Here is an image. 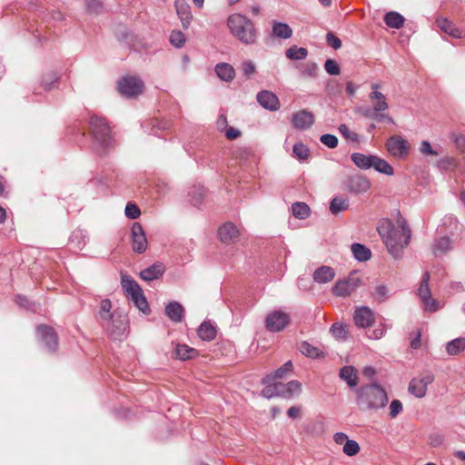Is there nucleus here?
I'll use <instances>...</instances> for the list:
<instances>
[{"instance_id":"5701e85b","label":"nucleus","mask_w":465,"mask_h":465,"mask_svg":"<svg viewBox=\"0 0 465 465\" xmlns=\"http://www.w3.org/2000/svg\"><path fill=\"white\" fill-rule=\"evenodd\" d=\"M336 275L335 270L330 266L322 265L317 268L313 274V281L320 284L331 282Z\"/></svg>"},{"instance_id":"dca6fc26","label":"nucleus","mask_w":465,"mask_h":465,"mask_svg":"<svg viewBox=\"0 0 465 465\" xmlns=\"http://www.w3.org/2000/svg\"><path fill=\"white\" fill-rule=\"evenodd\" d=\"M256 99L259 104L268 111L275 112L280 108L279 98L271 91H260L256 95Z\"/></svg>"},{"instance_id":"6ab92c4d","label":"nucleus","mask_w":465,"mask_h":465,"mask_svg":"<svg viewBox=\"0 0 465 465\" xmlns=\"http://www.w3.org/2000/svg\"><path fill=\"white\" fill-rule=\"evenodd\" d=\"M239 230L234 223L228 222L223 224L218 230V235L223 243H232L239 237Z\"/></svg>"},{"instance_id":"4be33fe9","label":"nucleus","mask_w":465,"mask_h":465,"mask_svg":"<svg viewBox=\"0 0 465 465\" xmlns=\"http://www.w3.org/2000/svg\"><path fill=\"white\" fill-rule=\"evenodd\" d=\"M279 397L290 399L294 395H298L302 391V384L300 381L293 380L287 383L278 382Z\"/></svg>"},{"instance_id":"052dcab7","label":"nucleus","mask_w":465,"mask_h":465,"mask_svg":"<svg viewBox=\"0 0 465 465\" xmlns=\"http://www.w3.org/2000/svg\"><path fill=\"white\" fill-rule=\"evenodd\" d=\"M86 10L91 14H99L103 9V4L100 0H84Z\"/></svg>"},{"instance_id":"f257e3e1","label":"nucleus","mask_w":465,"mask_h":465,"mask_svg":"<svg viewBox=\"0 0 465 465\" xmlns=\"http://www.w3.org/2000/svg\"><path fill=\"white\" fill-rule=\"evenodd\" d=\"M396 226L391 220L383 219L380 222L377 231L385 244L389 253L399 260L402 256L403 250L409 245L411 232L406 220L401 219Z\"/></svg>"},{"instance_id":"7ed1b4c3","label":"nucleus","mask_w":465,"mask_h":465,"mask_svg":"<svg viewBox=\"0 0 465 465\" xmlns=\"http://www.w3.org/2000/svg\"><path fill=\"white\" fill-rule=\"evenodd\" d=\"M89 127L94 150L101 156L105 155L115 144L107 121L94 114L90 117Z\"/></svg>"},{"instance_id":"58836bf2","label":"nucleus","mask_w":465,"mask_h":465,"mask_svg":"<svg viewBox=\"0 0 465 465\" xmlns=\"http://www.w3.org/2000/svg\"><path fill=\"white\" fill-rule=\"evenodd\" d=\"M437 25L438 27L446 34L456 38L461 37V32L455 26L452 22L449 21L448 19H439L437 20Z\"/></svg>"},{"instance_id":"6e6d98bb","label":"nucleus","mask_w":465,"mask_h":465,"mask_svg":"<svg viewBox=\"0 0 465 465\" xmlns=\"http://www.w3.org/2000/svg\"><path fill=\"white\" fill-rule=\"evenodd\" d=\"M338 130L345 139L351 142H359V134L351 131L345 124H340Z\"/></svg>"},{"instance_id":"72a5a7b5","label":"nucleus","mask_w":465,"mask_h":465,"mask_svg":"<svg viewBox=\"0 0 465 465\" xmlns=\"http://www.w3.org/2000/svg\"><path fill=\"white\" fill-rule=\"evenodd\" d=\"M88 239L87 232L81 229L74 230L70 236V243L73 247L82 250Z\"/></svg>"},{"instance_id":"5fc2aeb1","label":"nucleus","mask_w":465,"mask_h":465,"mask_svg":"<svg viewBox=\"0 0 465 465\" xmlns=\"http://www.w3.org/2000/svg\"><path fill=\"white\" fill-rule=\"evenodd\" d=\"M324 69L330 75H339L341 74V67L339 64L331 58H328L324 63Z\"/></svg>"},{"instance_id":"13d9d810","label":"nucleus","mask_w":465,"mask_h":465,"mask_svg":"<svg viewBox=\"0 0 465 465\" xmlns=\"http://www.w3.org/2000/svg\"><path fill=\"white\" fill-rule=\"evenodd\" d=\"M360 451V445L356 440H347L343 446V452L348 456H354Z\"/></svg>"},{"instance_id":"4d7b16f0","label":"nucleus","mask_w":465,"mask_h":465,"mask_svg":"<svg viewBox=\"0 0 465 465\" xmlns=\"http://www.w3.org/2000/svg\"><path fill=\"white\" fill-rule=\"evenodd\" d=\"M330 331L333 337L337 339H344L347 335V331L342 323L335 322L330 328Z\"/></svg>"},{"instance_id":"ddd939ff","label":"nucleus","mask_w":465,"mask_h":465,"mask_svg":"<svg viewBox=\"0 0 465 465\" xmlns=\"http://www.w3.org/2000/svg\"><path fill=\"white\" fill-rule=\"evenodd\" d=\"M131 242L133 251L136 253H143L148 246L146 234L139 223H134L131 228Z\"/></svg>"},{"instance_id":"bf43d9fd","label":"nucleus","mask_w":465,"mask_h":465,"mask_svg":"<svg viewBox=\"0 0 465 465\" xmlns=\"http://www.w3.org/2000/svg\"><path fill=\"white\" fill-rule=\"evenodd\" d=\"M320 141L330 149L336 148L338 145V138L334 134H324L321 135Z\"/></svg>"},{"instance_id":"603ef678","label":"nucleus","mask_w":465,"mask_h":465,"mask_svg":"<svg viewBox=\"0 0 465 465\" xmlns=\"http://www.w3.org/2000/svg\"><path fill=\"white\" fill-rule=\"evenodd\" d=\"M266 386L262 391V395L264 398L271 399L275 396H279L278 382L272 381L270 383H264Z\"/></svg>"},{"instance_id":"f3484780","label":"nucleus","mask_w":465,"mask_h":465,"mask_svg":"<svg viewBox=\"0 0 465 465\" xmlns=\"http://www.w3.org/2000/svg\"><path fill=\"white\" fill-rule=\"evenodd\" d=\"M370 187V181L363 175L351 176L346 183V189L354 194L364 193Z\"/></svg>"},{"instance_id":"c9c22d12","label":"nucleus","mask_w":465,"mask_h":465,"mask_svg":"<svg viewBox=\"0 0 465 465\" xmlns=\"http://www.w3.org/2000/svg\"><path fill=\"white\" fill-rule=\"evenodd\" d=\"M404 17L398 12L391 11L384 15V23L391 28L399 29L403 26Z\"/></svg>"},{"instance_id":"49530a36","label":"nucleus","mask_w":465,"mask_h":465,"mask_svg":"<svg viewBox=\"0 0 465 465\" xmlns=\"http://www.w3.org/2000/svg\"><path fill=\"white\" fill-rule=\"evenodd\" d=\"M310 150L307 145L302 143H296L292 147V154L300 162H304L308 159Z\"/></svg>"},{"instance_id":"a211bd4d","label":"nucleus","mask_w":465,"mask_h":465,"mask_svg":"<svg viewBox=\"0 0 465 465\" xmlns=\"http://www.w3.org/2000/svg\"><path fill=\"white\" fill-rule=\"evenodd\" d=\"M292 123L298 130H306L314 124V115L307 110H301L292 114Z\"/></svg>"},{"instance_id":"864d4df0","label":"nucleus","mask_w":465,"mask_h":465,"mask_svg":"<svg viewBox=\"0 0 465 465\" xmlns=\"http://www.w3.org/2000/svg\"><path fill=\"white\" fill-rule=\"evenodd\" d=\"M241 69H242V74L245 76L246 79H251L252 76L256 74L255 64L251 60L243 61L241 64Z\"/></svg>"},{"instance_id":"c03bdc74","label":"nucleus","mask_w":465,"mask_h":465,"mask_svg":"<svg viewBox=\"0 0 465 465\" xmlns=\"http://www.w3.org/2000/svg\"><path fill=\"white\" fill-rule=\"evenodd\" d=\"M292 215L295 218L303 220L310 215V208L305 203L297 202L292 205Z\"/></svg>"},{"instance_id":"cd10ccee","label":"nucleus","mask_w":465,"mask_h":465,"mask_svg":"<svg viewBox=\"0 0 465 465\" xmlns=\"http://www.w3.org/2000/svg\"><path fill=\"white\" fill-rule=\"evenodd\" d=\"M217 76L224 82H231L235 77L234 68L227 63H219L215 65Z\"/></svg>"},{"instance_id":"37998d69","label":"nucleus","mask_w":465,"mask_h":465,"mask_svg":"<svg viewBox=\"0 0 465 465\" xmlns=\"http://www.w3.org/2000/svg\"><path fill=\"white\" fill-rule=\"evenodd\" d=\"M465 350V338L459 337L451 340L446 345V351L449 355H457Z\"/></svg>"},{"instance_id":"338daca9","label":"nucleus","mask_w":465,"mask_h":465,"mask_svg":"<svg viewBox=\"0 0 465 465\" xmlns=\"http://www.w3.org/2000/svg\"><path fill=\"white\" fill-rule=\"evenodd\" d=\"M402 411V403L399 400L391 401L390 404V417L394 419Z\"/></svg>"},{"instance_id":"b1692460","label":"nucleus","mask_w":465,"mask_h":465,"mask_svg":"<svg viewBox=\"0 0 465 465\" xmlns=\"http://www.w3.org/2000/svg\"><path fill=\"white\" fill-rule=\"evenodd\" d=\"M164 312L173 322H181L183 320L184 309L178 302H171L166 304Z\"/></svg>"},{"instance_id":"473e14b6","label":"nucleus","mask_w":465,"mask_h":465,"mask_svg":"<svg viewBox=\"0 0 465 465\" xmlns=\"http://www.w3.org/2000/svg\"><path fill=\"white\" fill-rule=\"evenodd\" d=\"M176 358L182 361L193 359L199 355L198 351L186 344H178L175 349Z\"/></svg>"},{"instance_id":"a19ab883","label":"nucleus","mask_w":465,"mask_h":465,"mask_svg":"<svg viewBox=\"0 0 465 465\" xmlns=\"http://www.w3.org/2000/svg\"><path fill=\"white\" fill-rule=\"evenodd\" d=\"M349 199L346 197L336 196L330 203V212L331 214H338L349 208Z\"/></svg>"},{"instance_id":"e433bc0d","label":"nucleus","mask_w":465,"mask_h":465,"mask_svg":"<svg viewBox=\"0 0 465 465\" xmlns=\"http://www.w3.org/2000/svg\"><path fill=\"white\" fill-rule=\"evenodd\" d=\"M369 98L372 102L375 101L373 104L375 111H387L389 109V104L386 101V96L380 91H371L369 94Z\"/></svg>"},{"instance_id":"aec40b11","label":"nucleus","mask_w":465,"mask_h":465,"mask_svg":"<svg viewBox=\"0 0 465 465\" xmlns=\"http://www.w3.org/2000/svg\"><path fill=\"white\" fill-rule=\"evenodd\" d=\"M174 7L176 9L177 15L181 20L183 28L188 29L193 19L189 4L184 0H176L174 2Z\"/></svg>"},{"instance_id":"8fccbe9b","label":"nucleus","mask_w":465,"mask_h":465,"mask_svg":"<svg viewBox=\"0 0 465 465\" xmlns=\"http://www.w3.org/2000/svg\"><path fill=\"white\" fill-rule=\"evenodd\" d=\"M131 49L137 53L147 52L150 49V45L138 37H132L130 42Z\"/></svg>"},{"instance_id":"f03ea898","label":"nucleus","mask_w":465,"mask_h":465,"mask_svg":"<svg viewBox=\"0 0 465 465\" xmlns=\"http://www.w3.org/2000/svg\"><path fill=\"white\" fill-rule=\"evenodd\" d=\"M95 318L112 340L121 341L124 339L127 321L116 311L112 312V302L109 299H103L100 302Z\"/></svg>"},{"instance_id":"f8f14e48","label":"nucleus","mask_w":465,"mask_h":465,"mask_svg":"<svg viewBox=\"0 0 465 465\" xmlns=\"http://www.w3.org/2000/svg\"><path fill=\"white\" fill-rule=\"evenodd\" d=\"M434 374L428 372L421 377L411 379L408 391L416 398L421 399L426 395L428 385L434 381Z\"/></svg>"},{"instance_id":"c85d7f7f","label":"nucleus","mask_w":465,"mask_h":465,"mask_svg":"<svg viewBox=\"0 0 465 465\" xmlns=\"http://www.w3.org/2000/svg\"><path fill=\"white\" fill-rule=\"evenodd\" d=\"M352 255L358 262H367L371 257V250L364 244L354 242L351 246Z\"/></svg>"},{"instance_id":"39448f33","label":"nucleus","mask_w":465,"mask_h":465,"mask_svg":"<svg viewBox=\"0 0 465 465\" xmlns=\"http://www.w3.org/2000/svg\"><path fill=\"white\" fill-rule=\"evenodd\" d=\"M227 25L239 41L244 45H252L256 41V29L253 23L241 14H232L228 17Z\"/></svg>"},{"instance_id":"f704fd0d","label":"nucleus","mask_w":465,"mask_h":465,"mask_svg":"<svg viewBox=\"0 0 465 465\" xmlns=\"http://www.w3.org/2000/svg\"><path fill=\"white\" fill-rule=\"evenodd\" d=\"M376 172L391 176L394 173L393 167L385 160L374 155L372 161V167Z\"/></svg>"},{"instance_id":"774afa93","label":"nucleus","mask_w":465,"mask_h":465,"mask_svg":"<svg viewBox=\"0 0 465 465\" xmlns=\"http://www.w3.org/2000/svg\"><path fill=\"white\" fill-rule=\"evenodd\" d=\"M374 120L379 123H387L389 124H395L394 119L391 116H390L386 113V111H376Z\"/></svg>"},{"instance_id":"bb28decb","label":"nucleus","mask_w":465,"mask_h":465,"mask_svg":"<svg viewBox=\"0 0 465 465\" xmlns=\"http://www.w3.org/2000/svg\"><path fill=\"white\" fill-rule=\"evenodd\" d=\"M373 154H364L361 153H353L351 159L353 163L361 170H368L372 167Z\"/></svg>"},{"instance_id":"680f3d73","label":"nucleus","mask_w":465,"mask_h":465,"mask_svg":"<svg viewBox=\"0 0 465 465\" xmlns=\"http://www.w3.org/2000/svg\"><path fill=\"white\" fill-rule=\"evenodd\" d=\"M356 113L364 118L374 120L376 114L375 106H360L356 108Z\"/></svg>"},{"instance_id":"393cba45","label":"nucleus","mask_w":465,"mask_h":465,"mask_svg":"<svg viewBox=\"0 0 465 465\" xmlns=\"http://www.w3.org/2000/svg\"><path fill=\"white\" fill-rule=\"evenodd\" d=\"M293 365L292 361H287L282 366L278 368L272 372L267 374L264 378H262V383H270L275 381L278 379H282L285 375L292 371Z\"/></svg>"},{"instance_id":"69168bd1","label":"nucleus","mask_w":465,"mask_h":465,"mask_svg":"<svg viewBox=\"0 0 465 465\" xmlns=\"http://www.w3.org/2000/svg\"><path fill=\"white\" fill-rule=\"evenodd\" d=\"M326 43L329 46L334 50H338L341 47V39L332 32H328L326 35Z\"/></svg>"},{"instance_id":"0eeeda50","label":"nucleus","mask_w":465,"mask_h":465,"mask_svg":"<svg viewBox=\"0 0 465 465\" xmlns=\"http://www.w3.org/2000/svg\"><path fill=\"white\" fill-rule=\"evenodd\" d=\"M290 322L289 313L282 310H274L267 313L264 323L269 331L280 332L289 325Z\"/></svg>"},{"instance_id":"ea45409f","label":"nucleus","mask_w":465,"mask_h":465,"mask_svg":"<svg viewBox=\"0 0 465 465\" xmlns=\"http://www.w3.org/2000/svg\"><path fill=\"white\" fill-rule=\"evenodd\" d=\"M308 55V50L304 47H299L296 45L290 46L285 51V56L292 61L304 60Z\"/></svg>"},{"instance_id":"3c124183","label":"nucleus","mask_w":465,"mask_h":465,"mask_svg":"<svg viewBox=\"0 0 465 465\" xmlns=\"http://www.w3.org/2000/svg\"><path fill=\"white\" fill-rule=\"evenodd\" d=\"M169 41L173 46L181 48L185 44L186 37L181 31H173L170 35Z\"/></svg>"},{"instance_id":"4c0bfd02","label":"nucleus","mask_w":465,"mask_h":465,"mask_svg":"<svg viewBox=\"0 0 465 465\" xmlns=\"http://www.w3.org/2000/svg\"><path fill=\"white\" fill-rule=\"evenodd\" d=\"M451 249V242L449 237L444 236L435 240L432 245V252L435 256L446 253Z\"/></svg>"},{"instance_id":"1a4fd4ad","label":"nucleus","mask_w":465,"mask_h":465,"mask_svg":"<svg viewBox=\"0 0 465 465\" xmlns=\"http://www.w3.org/2000/svg\"><path fill=\"white\" fill-rule=\"evenodd\" d=\"M143 89V82L136 76H124L118 82V91L125 97H135Z\"/></svg>"},{"instance_id":"4468645a","label":"nucleus","mask_w":465,"mask_h":465,"mask_svg":"<svg viewBox=\"0 0 465 465\" xmlns=\"http://www.w3.org/2000/svg\"><path fill=\"white\" fill-rule=\"evenodd\" d=\"M361 285L359 278L348 277L338 280L332 287V293L337 297H347Z\"/></svg>"},{"instance_id":"a878e982","label":"nucleus","mask_w":465,"mask_h":465,"mask_svg":"<svg viewBox=\"0 0 465 465\" xmlns=\"http://www.w3.org/2000/svg\"><path fill=\"white\" fill-rule=\"evenodd\" d=\"M297 348L302 355L308 358L319 359L324 356V353L322 350L316 346L312 345L306 341H302L298 343Z\"/></svg>"},{"instance_id":"e2e57ef3","label":"nucleus","mask_w":465,"mask_h":465,"mask_svg":"<svg viewBox=\"0 0 465 465\" xmlns=\"http://www.w3.org/2000/svg\"><path fill=\"white\" fill-rule=\"evenodd\" d=\"M152 124V130L150 132V134L158 136V130H165L168 128V123L166 121L158 120V119H153L151 121Z\"/></svg>"},{"instance_id":"9d476101","label":"nucleus","mask_w":465,"mask_h":465,"mask_svg":"<svg viewBox=\"0 0 465 465\" xmlns=\"http://www.w3.org/2000/svg\"><path fill=\"white\" fill-rule=\"evenodd\" d=\"M430 273L425 272L422 275L420 287L418 289V295L424 304L425 310L434 312L438 310L439 302L431 297V292L429 287Z\"/></svg>"},{"instance_id":"2f4dec72","label":"nucleus","mask_w":465,"mask_h":465,"mask_svg":"<svg viewBox=\"0 0 465 465\" xmlns=\"http://www.w3.org/2000/svg\"><path fill=\"white\" fill-rule=\"evenodd\" d=\"M272 35L282 39H288L292 35V29L286 23L274 21L272 23Z\"/></svg>"},{"instance_id":"6e6552de","label":"nucleus","mask_w":465,"mask_h":465,"mask_svg":"<svg viewBox=\"0 0 465 465\" xmlns=\"http://www.w3.org/2000/svg\"><path fill=\"white\" fill-rule=\"evenodd\" d=\"M37 338L48 352H55L58 349V336L54 328L40 324L36 327Z\"/></svg>"},{"instance_id":"09e8293b","label":"nucleus","mask_w":465,"mask_h":465,"mask_svg":"<svg viewBox=\"0 0 465 465\" xmlns=\"http://www.w3.org/2000/svg\"><path fill=\"white\" fill-rule=\"evenodd\" d=\"M59 76L54 72L45 74L42 78V85L45 90H52L58 84Z\"/></svg>"},{"instance_id":"423d86ee","label":"nucleus","mask_w":465,"mask_h":465,"mask_svg":"<svg viewBox=\"0 0 465 465\" xmlns=\"http://www.w3.org/2000/svg\"><path fill=\"white\" fill-rule=\"evenodd\" d=\"M122 287L126 293L127 297H130L134 304L144 314L150 312L148 302L143 294L141 286L135 282L131 276H122Z\"/></svg>"},{"instance_id":"20e7f679","label":"nucleus","mask_w":465,"mask_h":465,"mask_svg":"<svg viewBox=\"0 0 465 465\" xmlns=\"http://www.w3.org/2000/svg\"><path fill=\"white\" fill-rule=\"evenodd\" d=\"M387 402V392L377 382L361 385L356 390V404L361 411H377Z\"/></svg>"},{"instance_id":"9b49d317","label":"nucleus","mask_w":465,"mask_h":465,"mask_svg":"<svg viewBox=\"0 0 465 465\" xmlns=\"http://www.w3.org/2000/svg\"><path fill=\"white\" fill-rule=\"evenodd\" d=\"M388 152L396 158H404L409 154L411 144L401 135L391 136L386 143Z\"/></svg>"},{"instance_id":"0e129e2a","label":"nucleus","mask_w":465,"mask_h":465,"mask_svg":"<svg viewBox=\"0 0 465 465\" xmlns=\"http://www.w3.org/2000/svg\"><path fill=\"white\" fill-rule=\"evenodd\" d=\"M125 215L129 219H136L140 216L141 211L135 203H128L124 210Z\"/></svg>"},{"instance_id":"c756f323","label":"nucleus","mask_w":465,"mask_h":465,"mask_svg":"<svg viewBox=\"0 0 465 465\" xmlns=\"http://www.w3.org/2000/svg\"><path fill=\"white\" fill-rule=\"evenodd\" d=\"M340 377L349 387H355L358 382L357 371L353 366H344L340 370Z\"/></svg>"},{"instance_id":"7c9ffc66","label":"nucleus","mask_w":465,"mask_h":465,"mask_svg":"<svg viewBox=\"0 0 465 465\" xmlns=\"http://www.w3.org/2000/svg\"><path fill=\"white\" fill-rule=\"evenodd\" d=\"M216 328L207 321H204L198 328V336L203 341H213L216 337Z\"/></svg>"},{"instance_id":"2eb2a0df","label":"nucleus","mask_w":465,"mask_h":465,"mask_svg":"<svg viewBox=\"0 0 465 465\" xmlns=\"http://www.w3.org/2000/svg\"><path fill=\"white\" fill-rule=\"evenodd\" d=\"M355 325L358 328L365 329L372 325L375 321L373 311L368 306H361L355 309L353 314Z\"/></svg>"},{"instance_id":"de8ad7c7","label":"nucleus","mask_w":465,"mask_h":465,"mask_svg":"<svg viewBox=\"0 0 465 465\" xmlns=\"http://www.w3.org/2000/svg\"><path fill=\"white\" fill-rule=\"evenodd\" d=\"M319 66L316 63H308L300 69V75L302 78H316Z\"/></svg>"},{"instance_id":"a18cd8bd","label":"nucleus","mask_w":465,"mask_h":465,"mask_svg":"<svg viewBox=\"0 0 465 465\" xmlns=\"http://www.w3.org/2000/svg\"><path fill=\"white\" fill-rule=\"evenodd\" d=\"M203 195L204 188L200 184L193 185L188 193L190 202L194 206H198L202 203Z\"/></svg>"},{"instance_id":"412c9836","label":"nucleus","mask_w":465,"mask_h":465,"mask_svg":"<svg viewBox=\"0 0 465 465\" xmlns=\"http://www.w3.org/2000/svg\"><path fill=\"white\" fill-rule=\"evenodd\" d=\"M165 272V265L161 262H156L152 265L142 270L139 273L142 280L151 282L161 278Z\"/></svg>"},{"instance_id":"79ce46f5","label":"nucleus","mask_w":465,"mask_h":465,"mask_svg":"<svg viewBox=\"0 0 465 465\" xmlns=\"http://www.w3.org/2000/svg\"><path fill=\"white\" fill-rule=\"evenodd\" d=\"M390 296V289L385 283H378L371 292V297L378 302H384Z\"/></svg>"}]
</instances>
